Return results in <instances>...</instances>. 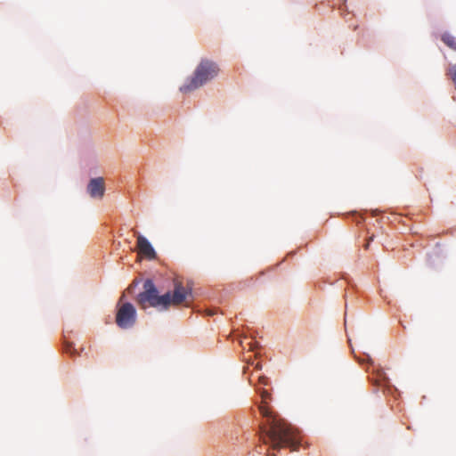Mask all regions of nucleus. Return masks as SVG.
Instances as JSON below:
<instances>
[{"mask_svg":"<svg viewBox=\"0 0 456 456\" xmlns=\"http://www.w3.org/2000/svg\"><path fill=\"white\" fill-rule=\"evenodd\" d=\"M250 384L254 386L256 394L260 396L262 403L259 407L260 413L265 417V423L263 427V434L261 439L266 446V452H270L281 447L289 446L293 449H297L303 446L299 437V431L290 423L281 419L277 416H273L268 407L271 402V394L265 387L270 384V380L264 375L258 376V383Z\"/></svg>","mask_w":456,"mask_h":456,"instance_id":"obj_1","label":"nucleus"},{"mask_svg":"<svg viewBox=\"0 0 456 456\" xmlns=\"http://www.w3.org/2000/svg\"><path fill=\"white\" fill-rule=\"evenodd\" d=\"M351 352L354 360L369 373L370 382L382 389L384 395L393 397L394 402L395 403L397 401L398 389L391 383L388 374L381 368V366L374 363L369 354L362 352L360 355H356L352 346Z\"/></svg>","mask_w":456,"mask_h":456,"instance_id":"obj_2","label":"nucleus"},{"mask_svg":"<svg viewBox=\"0 0 456 456\" xmlns=\"http://www.w3.org/2000/svg\"><path fill=\"white\" fill-rule=\"evenodd\" d=\"M169 295V293L160 294L154 281L151 278H147L142 282V291L139 292L134 299L141 308L149 304L159 311H167L170 307Z\"/></svg>","mask_w":456,"mask_h":456,"instance_id":"obj_3","label":"nucleus"},{"mask_svg":"<svg viewBox=\"0 0 456 456\" xmlns=\"http://www.w3.org/2000/svg\"><path fill=\"white\" fill-rule=\"evenodd\" d=\"M218 70V67L214 61L208 59H202L192 75L180 86L179 90L183 94L192 92L216 77Z\"/></svg>","mask_w":456,"mask_h":456,"instance_id":"obj_4","label":"nucleus"},{"mask_svg":"<svg viewBox=\"0 0 456 456\" xmlns=\"http://www.w3.org/2000/svg\"><path fill=\"white\" fill-rule=\"evenodd\" d=\"M125 293L117 303L116 306V324L122 330L131 329L137 319V310L131 302H125L121 305L122 301L125 299Z\"/></svg>","mask_w":456,"mask_h":456,"instance_id":"obj_5","label":"nucleus"},{"mask_svg":"<svg viewBox=\"0 0 456 456\" xmlns=\"http://www.w3.org/2000/svg\"><path fill=\"white\" fill-rule=\"evenodd\" d=\"M86 191L93 199H102L105 192L104 180L102 177H93L89 180Z\"/></svg>","mask_w":456,"mask_h":456,"instance_id":"obj_6","label":"nucleus"},{"mask_svg":"<svg viewBox=\"0 0 456 456\" xmlns=\"http://www.w3.org/2000/svg\"><path fill=\"white\" fill-rule=\"evenodd\" d=\"M136 244L140 253L148 260H154L157 257L154 247L144 235L139 234L137 236Z\"/></svg>","mask_w":456,"mask_h":456,"instance_id":"obj_7","label":"nucleus"},{"mask_svg":"<svg viewBox=\"0 0 456 456\" xmlns=\"http://www.w3.org/2000/svg\"><path fill=\"white\" fill-rule=\"evenodd\" d=\"M166 293H169L170 304L182 303L186 301L190 297H193V290L191 287L183 288L181 285L175 286L174 292L167 290Z\"/></svg>","mask_w":456,"mask_h":456,"instance_id":"obj_8","label":"nucleus"},{"mask_svg":"<svg viewBox=\"0 0 456 456\" xmlns=\"http://www.w3.org/2000/svg\"><path fill=\"white\" fill-rule=\"evenodd\" d=\"M369 216H370L371 218L379 216V221L381 222V223L391 222L389 216H387L385 215H379L378 209H365V210H363L362 213L358 215L357 222L367 223V220H368Z\"/></svg>","mask_w":456,"mask_h":456,"instance_id":"obj_9","label":"nucleus"},{"mask_svg":"<svg viewBox=\"0 0 456 456\" xmlns=\"http://www.w3.org/2000/svg\"><path fill=\"white\" fill-rule=\"evenodd\" d=\"M61 351H62V353L68 354L70 357H77L81 354L83 348L81 349V351H77V349L75 346L74 342L69 340L64 336L62 338V343H61Z\"/></svg>","mask_w":456,"mask_h":456,"instance_id":"obj_10","label":"nucleus"},{"mask_svg":"<svg viewBox=\"0 0 456 456\" xmlns=\"http://www.w3.org/2000/svg\"><path fill=\"white\" fill-rule=\"evenodd\" d=\"M256 332L254 330H252V329L248 328L244 331L245 338H251V341L248 343V346L250 350H255L258 346H260L259 343L256 340Z\"/></svg>","mask_w":456,"mask_h":456,"instance_id":"obj_11","label":"nucleus"},{"mask_svg":"<svg viewBox=\"0 0 456 456\" xmlns=\"http://www.w3.org/2000/svg\"><path fill=\"white\" fill-rule=\"evenodd\" d=\"M441 40L446 46L456 52V37L449 32H445L441 36Z\"/></svg>","mask_w":456,"mask_h":456,"instance_id":"obj_12","label":"nucleus"},{"mask_svg":"<svg viewBox=\"0 0 456 456\" xmlns=\"http://www.w3.org/2000/svg\"><path fill=\"white\" fill-rule=\"evenodd\" d=\"M340 278L346 281L347 289H350L353 294L355 296L360 295V291L358 290L356 284L347 273H342Z\"/></svg>","mask_w":456,"mask_h":456,"instance_id":"obj_13","label":"nucleus"},{"mask_svg":"<svg viewBox=\"0 0 456 456\" xmlns=\"http://www.w3.org/2000/svg\"><path fill=\"white\" fill-rule=\"evenodd\" d=\"M141 282V280L140 279H134L132 281V282L128 285V287L126 288V290L130 293V294H134L135 289L137 288V286L140 284Z\"/></svg>","mask_w":456,"mask_h":456,"instance_id":"obj_14","label":"nucleus"},{"mask_svg":"<svg viewBox=\"0 0 456 456\" xmlns=\"http://www.w3.org/2000/svg\"><path fill=\"white\" fill-rule=\"evenodd\" d=\"M449 75L451 77V79L452 80L453 84H454V86L456 88V64L453 65L450 69H449Z\"/></svg>","mask_w":456,"mask_h":456,"instance_id":"obj_15","label":"nucleus"},{"mask_svg":"<svg viewBox=\"0 0 456 456\" xmlns=\"http://www.w3.org/2000/svg\"><path fill=\"white\" fill-rule=\"evenodd\" d=\"M340 12H341V15L346 18V14L349 13V11L347 10V7H346V3L342 4L341 6H340Z\"/></svg>","mask_w":456,"mask_h":456,"instance_id":"obj_16","label":"nucleus"},{"mask_svg":"<svg viewBox=\"0 0 456 456\" xmlns=\"http://www.w3.org/2000/svg\"><path fill=\"white\" fill-rule=\"evenodd\" d=\"M254 368L256 370H262V363L257 362L256 363H253Z\"/></svg>","mask_w":456,"mask_h":456,"instance_id":"obj_17","label":"nucleus"},{"mask_svg":"<svg viewBox=\"0 0 456 456\" xmlns=\"http://www.w3.org/2000/svg\"><path fill=\"white\" fill-rule=\"evenodd\" d=\"M296 251H289L287 253V258H292L296 255Z\"/></svg>","mask_w":456,"mask_h":456,"instance_id":"obj_18","label":"nucleus"},{"mask_svg":"<svg viewBox=\"0 0 456 456\" xmlns=\"http://www.w3.org/2000/svg\"><path fill=\"white\" fill-rule=\"evenodd\" d=\"M343 297H344V299L346 300L345 307H346V309H347V307H348V303H347V295H346V293H345V294H344Z\"/></svg>","mask_w":456,"mask_h":456,"instance_id":"obj_19","label":"nucleus"},{"mask_svg":"<svg viewBox=\"0 0 456 456\" xmlns=\"http://www.w3.org/2000/svg\"><path fill=\"white\" fill-rule=\"evenodd\" d=\"M380 295H381V297H382L387 301V305H390L391 301H390V300H387V297L382 295V292H380Z\"/></svg>","mask_w":456,"mask_h":456,"instance_id":"obj_20","label":"nucleus"},{"mask_svg":"<svg viewBox=\"0 0 456 456\" xmlns=\"http://www.w3.org/2000/svg\"><path fill=\"white\" fill-rule=\"evenodd\" d=\"M395 311H396V309H395L394 307H391V308H390V313H391L392 314H395Z\"/></svg>","mask_w":456,"mask_h":456,"instance_id":"obj_21","label":"nucleus"},{"mask_svg":"<svg viewBox=\"0 0 456 456\" xmlns=\"http://www.w3.org/2000/svg\"><path fill=\"white\" fill-rule=\"evenodd\" d=\"M373 240V238H370V240L365 244V248H367L370 243V241Z\"/></svg>","mask_w":456,"mask_h":456,"instance_id":"obj_22","label":"nucleus"},{"mask_svg":"<svg viewBox=\"0 0 456 456\" xmlns=\"http://www.w3.org/2000/svg\"><path fill=\"white\" fill-rule=\"evenodd\" d=\"M388 403L390 404L391 409H394V404L390 403V399L388 400Z\"/></svg>","mask_w":456,"mask_h":456,"instance_id":"obj_23","label":"nucleus"}]
</instances>
